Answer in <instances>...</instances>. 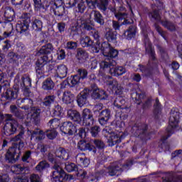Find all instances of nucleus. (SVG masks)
<instances>
[{
	"label": "nucleus",
	"instance_id": "55",
	"mask_svg": "<svg viewBox=\"0 0 182 182\" xmlns=\"http://www.w3.org/2000/svg\"><path fill=\"white\" fill-rule=\"evenodd\" d=\"M34 3V7L36 11H41L45 9V6L42 4V0H33Z\"/></svg>",
	"mask_w": 182,
	"mask_h": 182
},
{
	"label": "nucleus",
	"instance_id": "7",
	"mask_svg": "<svg viewBox=\"0 0 182 182\" xmlns=\"http://www.w3.org/2000/svg\"><path fill=\"white\" fill-rule=\"evenodd\" d=\"M50 62V59L48 57V55L41 56L36 63V74L39 76H42L45 73V70H43V66L46 65V63H49Z\"/></svg>",
	"mask_w": 182,
	"mask_h": 182
},
{
	"label": "nucleus",
	"instance_id": "60",
	"mask_svg": "<svg viewBox=\"0 0 182 182\" xmlns=\"http://www.w3.org/2000/svg\"><path fill=\"white\" fill-rule=\"evenodd\" d=\"M1 46H2V50H4V52H8V50L11 48V41L6 40V41H3Z\"/></svg>",
	"mask_w": 182,
	"mask_h": 182
},
{
	"label": "nucleus",
	"instance_id": "22",
	"mask_svg": "<svg viewBox=\"0 0 182 182\" xmlns=\"http://www.w3.org/2000/svg\"><path fill=\"white\" fill-rule=\"evenodd\" d=\"M109 119H110V110L105 109L100 113L99 122L102 126L107 124Z\"/></svg>",
	"mask_w": 182,
	"mask_h": 182
},
{
	"label": "nucleus",
	"instance_id": "53",
	"mask_svg": "<svg viewBox=\"0 0 182 182\" xmlns=\"http://www.w3.org/2000/svg\"><path fill=\"white\" fill-rule=\"evenodd\" d=\"M53 116H60V114L63 113V109L60 105L57 104L54 106V108L53 109Z\"/></svg>",
	"mask_w": 182,
	"mask_h": 182
},
{
	"label": "nucleus",
	"instance_id": "13",
	"mask_svg": "<svg viewBox=\"0 0 182 182\" xmlns=\"http://www.w3.org/2000/svg\"><path fill=\"white\" fill-rule=\"evenodd\" d=\"M55 77L60 79H65L68 76V67L63 64L58 65L55 68Z\"/></svg>",
	"mask_w": 182,
	"mask_h": 182
},
{
	"label": "nucleus",
	"instance_id": "62",
	"mask_svg": "<svg viewBox=\"0 0 182 182\" xmlns=\"http://www.w3.org/2000/svg\"><path fill=\"white\" fill-rule=\"evenodd\" d=\"M82 18H80L79 21H81V22H82L81 25H83L84 29H85V31H90L92 32L95 29V27H93V26H92V25L87 23L85 21H82Z\"/></svg>",
	"mask_w": 182,
	"mask_h": 182
},
{
	"label": "nucleus",
	"instance_id": "36",
	"mask_svg": "<svg viewBox=\"0 0 182 182\" xmlns=\"http://www.w3.org/2000/svg\"><path fill=\"white\" fill-rule=\"evenodd\" d=\"M105 39L108 42H116V39H117V36L114 33V31L112 30V28H108L105 35Z\"/></svg>",
	"mask_w": 182,
	"mask_h": 182
},
{
	"label": "nucleus",
	"instance_id": "16",
	"mask_svg": "<svg viewBox=\"0 0 182 182\" xmlns=\"http://www.w3.org/2000/svg\"><path fill=\"white\" fill-rule=\"evenodd\" d=\"M31 120L34 124H39V122H41V108L37 107H31Z\"/></svg>",
	"mask_w": 182,
	"mask_h": 182
},
{
	"label": "nucleus",
	"instance_id": "50",
	"mask_svg": "<svg viewBox=\"0 0 182 182\" xmlns=\"http://www.w3.org/2000/svg\"><path fill=\"white\" fill-rule=\"evenodd\" d=\"M157 49L159 52L160 53V55H161V58L164 59V60H167L168 59V54L167 53V50H166V48L162 47L160 45L157 46Z\"/></svg>",
	"mask_w": 182,
	"mask_h": 182
},
{
	"label": "nucleus",
	"instance_id": "37",
	"mask_svg": "<svg viewBox=\"0 0 182 182\" xmlns=\"http://www.w3.org/2000/svg\"><path fill=\"white\" fill-rule=\"evenodd\" d=\"M50 11H53L55 16H63L65 15V7L63 6H50Z\"/></svg>",
	"mask_w": 182,
	"mask_h": 182
},
{
	"label": "nucleus",
	"instance_id": "63",
	"mask_svg": "<svg viewBox=\"0 0 182 182\" xmlns=\"http://www.w3.org/2000/svg\"><path fill=\"white\" fill-rule=\"evenodd\" d=\"M21 19L23 21L22 23H26L27 25H29V23H31V17L27 13H25L21 16Z\"/></svg>",
	"mask_w": 182,
	"mask_h": 182
},
{
	"label": "nucleus",
	"instance_id": "25",
	"mask_svg": "<svg viewBox=\"0 0 182 182\" xmlns=\"http://www.w3.org/2000/svg\"><path fill=\"white\" fill-rule=\"evenodd\" d=\"M43 90H46L47 92H50L55 89V82L52 80V78H46L42 83Z\"/></svg>",
	"mask_w": 182,
	"mask_h": 182
},
{
	"label": "nucleus",
	"instance_id": "15",
	"mask_svg": "<svg viewBox=\"0 0 182 182\" xmlns=\"http://www.w3.org/2000/svg\"><path fill=\"white\" fill-rule=\"evenodd\" d=\"M30 134L31 140H34L35 141H41V140H43L45 139V132L39 129L31 130Z\"/></svg>",
	"mask_w": 182,
	"mask_h": 182
},
{
	"label": "nucleus",
	"instance_id": "30",
	"mask_svg": "<svg viewBox=\"0 0 182 182\" xmlns=\"http://www.w3.org/2000/svg\"><path fill=\"white\" fill-rule=\"evenodd\" d=\"M87 57L88 55L86 50L82 48L77 49V59L79 60L80 63H85Z\"/></svg>",
	"mask_w": 182,
	"mask_h": 182
},
{
	"label": "nucleus",
	"instance_id": "1",
	"mask_svg": "<svg viewBox=\"0 0 182 182\" xmlns=\"http://www.w3.org/2000/svg\"><path fill=\"white\" fill-rule=\"evenodd\" d=\"M144 45L145 46L146 53L149 55V63L146 65H139V70L146 77H150L154 72V68H157V58H156V53L153 50L151 43L147 36H144Z\"/></svg>",
	"mask_w": 182,
	"mask_h": 182
},
{
	"label": "nucleus",
	"instance_id": "32",
	"mask_svg": "<svg viewBox=\"0 0 182 182\" xmlns=\"http://www.w3.org/2000/svg\"><path fill=\"white\" fill-rule=\"evenodd\" d=\"M4 17L9 22H12L15 19V10L11 7H6L4 11Z\"/></svg>",
	"mask_w": 182,
	"mask_h": 182
},
{
	"label": "nucleus",
	"instance_id": "26",
	"mask_svg": "<svg viewBox=\"0 0 182 182\" xmlns=\"http://www.w3.org/2000/svg\"><path fill=\"white\" fill-rule=\"evenodd\" d=\"M116 65H117L116 60L110 58H105V60L100 63V68L103 69V70H105V69H108V68H109V69H113L112 67L116 66Z\"/></svg>",
	"mask_w": 182,
	"mask_h": 182
},
{
	"label": "nucleus",
	"instance_id": "23",
	"mask_svg": "<svg viewBox=\"0 0 182 182\" xmlns=\"http://www.w3.org/2000/svg\"><path fill=\"white\" fill-rule=\"evenodd\" d=\"M16 31L23 36H29L31 35L29 33V24L25 23H18L16 26Z\"/></svg>",
	"mask_w": 182,
	"mask_h": 182
},
{
	"label": "nucleus",
	"instance_id": "35",
	"mask_svg": "<svg viewBox=\"0 0 182 182\" xmlns=\"http://www.w3.org/2000/svg\"><path fill=\"white\" fill-rule=\"evenodd\" d=\"M95 4H97L100 11L106 12V11H107V7L109 6V0H97L95 1Z\"/></svg>",
	"mask_w": 182,
	"mask_h": 182
},
{
	"label": "nucleus",
	"instance_id": "43",
	"mask_svg": "<svg viewBox=\"0 0 182 182\" xmlns=\"http://www.w3.org/2000/svg\"><path fill=\"white\" fill-rule=\"evenodd\" d=\"M10 109L11 113H13V114L15 115L16 117H18V119H23V113H22V111L18 109L16 105H11Z\"/></svg>",
	"mask_w": 182,
	"mask_h": 182
},
{
	"label": "nucleus",
	"instance_id": "47",
	"mask_svg": "<svg viewBox=\"0 0 182 182\" xmlns=\"http://www.w3.org/2000/svg\"><path fill=\"white\" fill-rule=\"evenodd\" d=\"M80 77L79 75H75L70 77V83L71 84L70 87H73V86H76L80 83Z\"/></svg>",
	"mask_w": 182,
	"mask_h": 182
},
{
	"label": "nucleus",
	"instance_id": "49",
	"mask_svg": "<svg viewBox=\"0 0 182 182\" xmlns=\"http://www.w3.org/2000/svg\"><path fill=\"white\" fill-rule=\"evenodd\" d=\"M49 164L46 161H42L36 166L37 171H42L45 168H48Z\"/></svg>",
	"mask_w": 182,
	"mask_h": 182
},
{
	"label": "nucleus",
	"instance_id": "41",
	"mask_svg": "<svg viewBox=\"0 0 182 182\" xmlns=\"http://www.w3.org/2000/svg\"><path fill=\"white\" fill-rule=\"evenodd\" d=\"M55 95H46L42 101L43 106L46 107H50L52 104L55 102Z\"/></svg>",
	"mask_w": 182,
	"mask_h": 182
},
{
	"label": "nucleus",
	"instance_id": "40",
	"mask_svg": "<svg viewBox=\"0 0 182 182\" xmlns=\"http://www.w3.org/2000/svg\"><path fill=\"white\" fill-rule=\"evenodd\" d=\"M124 36L126 39H132L136 36V28L133 26H130L124 33Z\"/></svg>",
	"mask_w": 182,
	"mask_h": 182
},
{
	"label": "nucleus",
	"instance_id": "8",
	"mask_svg": "<svg viewBox=\"0 0 182 182\" xmlns=\"http://www.w3.org/2000/svg\"><path fill=\"white\" fill-rule=\"evenodd\" d=\"M60 129L64 134H68V136H73L77 133L76 126L70 121L64 122Z\"/></svg>",
	"mask_w": 182,
	"mask_h": 182
},
{
	"label": "nucleus",
	"instance_id": "20",
	"mask_svg": "<svg viewBox=\"0 0 182 182\" xmlns=\"http://www.w3.org/2000/svg\"><path fill=\"white\" fill-rule=\"evenodd\" d=\"M55 157H58L60 160V164L62 162V160H68L69 159V153L66 151V149L62 147H60L55 151Z\"/></svg>",
	"mask_w": 182,
	"mask_h": 182
},
{
	"label": "nucleus",
	"instance_id": "58",
	"mask_svg": "<svg viewBox=\"0 0 182 182\" xmlns=\"http://www.w3.org/2000/svg\"><path fill=\"white\" fill-rule=\"evenodd\" d=\"M149 18H153V19H155V21H160V19H161V17L159 14V11H156V10H154L152 12H150L149 14Z\"/></svg>",
	"mask_w": 182,
	"mask_h": 182
},
{
	"label": "nucleus",
	"instance_id": "33",
	"mask_svg": "<svg viewBox=\"0 0 182 182\" xmlns=\"http://www.w3.org/2000/svg\"><path fill=\"white\" fill-rule=\"evenodd\" d=\"M75 99V95H73L70 91H65L63 93V101L66 105H70V103H73V100Z\"/></svg>",
	"mask_w": 182,
	"mask_h": 182
},
{
	"label": "nucleus",
	"instance_id": "14",
	"mask_svg": "<svg viewBox=\"0 0 182 182\" xmlns=\"http://www.w3.org/2000/svg\"><path fill=\"white\" fill-rule=\"evenodd\" d=\"M90 19H93L95 22H97L101 26L105 25V18L99 11L92 10L90 14Z\"/></svg>",
	"mask_w": 182,
	"mask_h": 182
},
{
	"label": "nucleus",
	"instance_id": "24",
	"mask_svg": "<svg viewBox=\"0 0 182 182\" xmlns=\"http://www.w3.org/2000/svg\"><path fill=\"white\" fill-rule=\"evenodd\" d=\"M119 143H122V135L117 134V132L110 135L109 139H108V145L110 147H113L114 144H119Z\"/></svg>",
	"mask_w": 182,
	"mask_h": 182
},
{
	"label": "nucleus",
	"instance_id": "17",
	"mask_svg": "<svg viewBox=\"0 0 182 182\" xmlns=\"http://www.w3.org/2000/svg\"><path fill=\"white\" fill-rule=\"evenodd\" d=\"M102 53L107 59H113V58H116L117 55H119V51L108 46L105 48H102Z\"/></svg>",
	"mask_w": 182,
	"mask_h": 182
},
{
	"label": "nucleus",
	"instance_id": "52",
	"mask_svg": "<svg viewBox=\"0 0 182 182\" xmlns=\"http://www.w3.org/2000/svg\"><path fill=\"white\" fill-rule=\"evenodd\" d=\"M65 170L68 173H72V171H77V166H76V164L74 163H66Z\"/></svg>",
	"mask_w": 182,
	"mask_h": 182
},
{
	"label": "nucleus",
	"instance_id": "9",
	"mask_svg": "<svg viewBox=\"0 0 182 182\" xmlns=\"http://www.w3.org/2000/svg\"><path fill=\"white\" fill-rule=\"evenodd\" d=\"M82 124L85 127L92 126L95 123V119L93 118V112L92 110L86 108L82 110Z\"/></svg>",
	"mask_w": 182,
	"mask_h": 182
},
{
	"label": "nucleus",
	"instance_id": "18",
	"mask_svg": "<svg viewBox=\"0 0 182 182\" xmlns=\"http://www.w3.org/2000/svg\"><path fill=\"white\" fill-rule=\"evenodd\" d=\"M14 90L8 89L5 93L6 100H12V99H16L18 97V93L19 92V84L14 86Z\"/></svg>",
	"mask_w": 182,
	"mask_h": 182
},
{
	"label": "nucleus",
	"instance_id": "5",
	"mask_svg": "<svg viewBox=\"0 0 182 182\" xmlns=\"http://www.w3.org/2000/svg\"><path fill=\"white\" fill-rule=\"evenodd\" d=\"M180 119V112L178 109H172L171 110L170 117H169V125L166 129L168 133H173V129H176V126L178 124V119Z\"/></svg>",
	"mask_w": 182,
	"mask_h": 182
},
{
	"label": "nucleus",
	"instance_id": "51",
	"mask_svg": "<svg viewBox=\"0 0 182 182\" xmlns=\"http://www.w3.org/2000/svg\"><path fill=\"white\" fill-rule=\"evenodd\" d=\"M45 134L50 140H53V139H55L56 136H58V133L55 129H48L44 132V135Z\"/></svg>",
	"mask_w": 182,
	"mask_h": 182
},
{
	"label": "nucleus",
	"instance_id": "12",
	"mask_svg": "<svg viewBox=\"0 0 182 182\" xmlns=\"http://www.w3.org/2000/svg\"><path fill=\"white\" fill-rule=\"evenodd\" d=\"M14 82L16 86H18V87L19 86H24V87H31V86H32V80H31V77L28 75L22 76L21 82H19V77L16 76L15 77Z\"/></svg>",
	"mask_w": 182,
	"mask_h": 182
},
{
	"label": "nucleus",
	"instance_id": "59",
	"mask_svg": "<svg viewBox=\"0 0 182 182\" xmlns=\"http://www.w3.org/2000/svg\"><path fill=\"white\" fill-rule=\"evenodd\" d=\"M77 75L80 77V80H83V79L87 77V70L85 69H79Z\"/></svg>",
	"mask_w": 182,
	"mask_h": 182
},
{
	"label": "nucleus",
	"instance_id": "44",
	"mask_svg": "<svg viewBox=\"0 0 182 182\" xmlns=\"http://www.w3.org/2000/svg\"><path fill=\"white\" fill-rule=\"evenodd\" d=\"M161 112V108L160 106V102L159 101V98H156L154 105V114L156 119H159V116H160Z\"/></svg>",
	"mask_w": 182,
	"mask_h": 182
},
{
	"label": "nucleus",
	"instance_id": "48",
	"mask_svg": "<svg viewBox=\"0 0 182 182\" xmlns=\"http://www.w3.org/2000/svg\"><path fill=\"white\" fill-rule=\"evenodd\" d=\"M60 125V120H59V119H57V118L50 119L48 122V126H50V127L53 130H55V129H58Z\"/></svg>",
	"mask_w": 182,
	"mask_h": 182
},
{
	"label": "nucleus",
	"instance_id": "29",
	"mask_svg": "<svg viewBox=\"0 0 182 182\" xmlns=\"http://www.w3.org/2000/svg\"><path fill=\"white\" fill-rule=\"evenodd\" d=\"M115 18L118 19V21H124L122 22V25H130L132 22L128 19L129 15L127 13L118 12L115 13Z\"/></svg>",
	"mask_w": 182,
	"mask_h": 182
},
{
	"label": "nucleus",
	"instance_id": "57",
	"mask_svg": "<svg viewBox=\"0 0 182 182\" xmlns=\"http://www.w3.org/2000/svg\"><path fill=\"white\" fill-rule=\"evenodd\" d=\"M90 133L92 137H97V136H99V133H100V127L98 126L92 127L90 129Z\"/></svg>",
	"mask_w": 182,
	"mask_h": 182
},
{
	"label": "nucleus",
	"instance_id": "38",
	"mask_svg": "<svg viewBox=\"0 0 182 182\" xmlns=\"http://www.w3.org/2000/svg\"><path fill=\"white\" fill-rule=\"evenodd\" d=\"M125 72H126V68L122 66L112 68L109 69V73L111 75H113V76H122V75H124Z\"/></svg>",
	"mask_w": 182,
	"mask_h": 182
},
{
	"label": "nucleus",
	"instance_id": "45",
	"mask_svg": "<svg viewBox=\"0 0 182 182\" xmlns=\"http://www.w3.org/2000/svg\"><path fill=\"white\" fill-rule=\"evenodd\" d=\"M43 26V23L41 20L35 19L32 23V28L33 31H36V32L42 31Z\"/></svg>",
	"mask_w": 182,
	"mask_h": 182
},
{
	"label": "nucleus",
	"instance_id": "61",
	"mask_svg": "<svg viewBox=\"0 0 182 182\" xmlns=\"http://www.w3.org/2000/svg\"><path fill=\"white\" fill-rule=\"evenodd\" d=\"M107 85L110 87V89L114 90V88L119 85V82H117L116 80H109L107 82Z\"/></svg>",
	"mask_w": 182,
	"mask_h": 182
},
{
	"label": "nucleus",
	"instance_id": "56",
	"mask_svg": "<svg viewBox=\"0 0 182 182\" xmlns=\"http://www.w3.org/2000/svg\"><path fill=\"white\" fill-rule=\"evenodd\" d=\"M92 143L97 149H103L105 148V142L100 139H94Z\"/></svg>",
	"mask_w": 182,
	"mask_h": 182
},
{
	"label": "nucleus",
	"instance_id": "19",
	"mask_svg": "<svg viewBox=\"0 0 182 182\" xmlns=\"http://www.w3.org/2000/svg\"><path fill=\"white\" fill-rule=\"evenodd\" d=\"M123 172V168H122V164H119L114 166H109L107 168V173L109 176H119Z\"/></svg>",
	"mask_w": 182,
	"mask_h": 182
},
{
	"label": "nucleus",
	"instance_id": "2",
	"mask_svg": "<svg viewBox=\"0 0 182 182\" xmlns=\"http://www.w3.org/2000/svg\"><path fill=\"white\" fill-rule=\"evenodd\" d=\"M24 134L25 131L21 129L17 136L11 139V141L18 144H13L12 146L8 149L5 155V159L8 160L9 163H15L16 160L19 159L21 156V149H23L24 146L23 141H22Z\"/></svg>",
	"mask_w": 182,
	"mask_h": 182
},
{
	"label": "nucleus",
	"instance_id": "4",
	"mask_svg": "<svg viewBox=\"0 0 182 182\" xmlns=\"http://www.w3.org/2000/svg\"><path fill=\"white\" fill-rule=\"evenodd\" d=\"M6 120L9 122L4 127V133L5 136H11L16 133V129H18V122L15 119H12V115L6 114Z\"/></svg>",
	"mask_w": 182,
	"mask_h": 182
},
{
	"label": "nucleus",
	"instance_id": "6",
	"mask_svg": "<svg viewBox=\"0 0 182 182\" xmlns=\"http://www.w3.org/2000/svg\"><path fill=\"white\" fill-rule=\"evenodd\" d=\"M132 129L134 131V134L136 137H139L142 140H146L148 132H147V126L144 124H136Z\"/></svg>",
	"mask_w": 182,
	"mask_h": 182
},
{
	"label": "nucleus",
	"instance_id": "39",
	"mask_svg": "<svg viewBox=\"0 0 182 182\" xmlns=\"http://www.w3.org/2000/svg\"><path fill=\"white\" fill-rule=\"evenodd\" d=\"M68 117L73 122H79L80 120V114L74 109H70L68 111Z\"/></svg>",
	"mask_w": 182,
	"mask_h": 182
},
{
	"label": "nucleus",
	"instance_id": "21",
	"mask_svg": "<svg viewBox=\"0 0 182 182\" xmlns=\"http://www.w3.org/2000/svg\"><path fill=\"white\" fill-rule=\"evenodd\" d=\"M53 46H52L51 43L46 44L45 46H43L40 50L36 53V56H47L48 53H50L51 52H53Z\"/></svg>",
	"mask_w": 182,
	"mask_h": 182
},
{
	"label": "nucleus",
	"instance_id": "10",
	"mask_svg": "<svg viewBox=\"0 0 182 182\" xmlns=\"http://www.w3.org/2000/svg\"><path fill=\"white\" fill-rule=\"evenodd\" d=\"M90 96V90L89 88H85L80 94L77 96V103L78 106L82 107L85 106L86 102H87V97Z\"/></svg>",
	"mask_w": 182,
	"mask_h": 182
},
{
	"label": "nucleus",
	"instance_id": "3",
	"mask_svg": "<svg viewBox=\"0 0 182 182\" xmlns=\"http://www.w3.org/2000/svg\"><path fill=\"white\" fill-rule=\"evenodd\" d=\"M48 160L50 163L54 164L53 166L54 171H53L52 177L55 181L68 180V178L70 177V176L66 175V172L60 167V159L56 157V152H55V155L52 153H49Z\"/></svg>",
	"mask_w": 182,
	"mask_h": 182
},
{
	"label": "nucleus",
	"instance_id": "28",
	"mask_svg": "<svg viewBox=\"0 0 182 182\" xmlns=\"http://www.w3.org/2000/svg\"><path fill=\"white\" fill-rule=\"evenodd\" d=\"M77 149L80 150V151H92L93 150V146H90V144L86 142L85 140H80L77 145Z\"/></svg>",
	"mask_w": 182,
	"mask_h": 182
},
{
	"label": "nucleus",
	"instance_id": "54",
	"mask_svg": "<svg viewBox=\"0 0 182 182\" xmlns=\"http://www.w3.org/2000/svg\"><path fill=\"white\" fill-rule=\"evenodd\" d=\"M87 132H89L88 129L81 127L78 129V136L81 139H86V136H87Z\"/></svg>",
	"mask_w": 182,
	"mask_h": 182
},
{
	"label": "nucleus",
	"instance_id": "64",
	"mask_svg": "<svg viewBox=\"0 0 182 182\" xmlns=\"http://www.w3.org/2000/svg\"><path fill=\"white\" fill-rule=\"evenodd\" d=\"M30 181H31V182H42V180L41 179V177L38 176V175H36V174L31 175Z\"/></svg>",
	"mask_w": 182,
	"mask_h": 182
},
{
	"label": "nucleus",
	"instance_id": "27",
	"mask_svg": "<svg viewBox=\"0 0 182 182\" xmlns=\"http://www.w3.org/2000/svg\"><path fill=\"white\" fill-rule=\"evenodd\" d=\"M114 105L117 109H122V110H126V112H129V107L126 105V100L122 97H119L118 98L115 99L114 102Z\"/></svg>",
	"mask_w": 182,
	"mask_h": 182
},
{
	"label": "nucleus",
	"instance_id": "42",
	"mask_svg": "<svg viewBox=\"0 0 182 182\" xmlns=\"http://www.w3.org/2000/svg\"><path fill=\"white\" fill-rule=\"evenodd\" d=\"M161 25L164 26L168 31L174 32L177 31V26L174 23L168 21H161Z\"/></svg>",
	"mask_w": 182,
	"mask_h": 182
},
{
	"label": "nucleus",
	"instance_id": "31",
	"mask_svg": "<svg viewBox=\"0 0 182 182\" xmlns=\"http://www.w3.org/2000/svg\"><path fill=\"white\" fill-rule=\"evenodd\" d=\"M80 43L82 48H89L93 46V41L87 36H81L80 38Z\"/></svg>",
	"mask_w": 182,
	"mask_h": 182
},
{
	"label": "nucleus",
	"instance_id": "46",
	"mask_svg": "<svg viewBox=\"0 0 182 182\" xmlns=\"http://www.w3.org/2000/svg\"><path fill=\"white\" fill-rule=\"evenodd\" d=\"M79 31V28L77 26V24H75L74 26H71L69 28H68V33H69V36L70 38H75V36H76V35H77Z\"/></svg>",
	"mask_w": 182,
	"mask_h": 182
},
{
	"label": "nucleus",
	"instance_id": "34",
	"mask_svg": "<svg viewBox=\"0 0 182 182\" xmlns=\"http://www.w3.org/2000/svg\"><path fill=\"white\" fill-rule=\"evenodd\" d=\"M29 168L22 164L14 165L12 168L14 174H23L28 171Z\"/></svg>",
	"mask_w": 182,
	"mask_h": 182
},
{
	"label": "nucleus",
	"instance_id": "11",
	"mask_svg": "<svg viewBox=\"0 0 182 182\" xmlns=\"http://www.w3.org/2000/svg\"><path fill=\"white\" fill-rule=\"evenodd\" d=\"M92 97L93 99H100L101 100H103L107 98L106 92H105L103 90H100L99 87H97V86H96L95 84L92 85Z\"/></svg>",
	"mask_w": 182,
	"mask_h": 182
}]
</instances>
